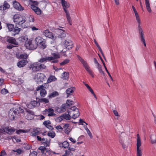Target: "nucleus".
Segmentation results:
<instances>
[{
    "label": "nucleus",
    "instance_id": "14",
    "mask_svg": "<svg viewBox=\"0 0 156 156\" xmlns=\"http://www.w3.org/2000/svg\"><path fill=\"white\" fill-rule=\"evenodd\" d=\"M44 86L43 85L38 86L37 88V90H40V95L42 97H45L47 94V92L44 89Z\"/></svg>",
    "mask_w": 156,
    "mask_h": 156
},
{
    "label": "nucleus",
    "instance_id": "61",
    "mask_svg": "<svg viewBox=\"0 0 156 156\" xmlns=\"http://www.w3.org/2000/svg\"><path fill=\"white\" fill-rule=\"evenodd\" d=\"M66 35V34L64 32H62V33L60 35V37L63 38L64 37H65Z\"/></svg>",
    "mask_w": 156,
    "mask_h": 156
},
{
    "label": "nucleus",
    "instance_id": "59",
    "mask_svg": "<svg viewBox=\"0 0 156 156\" xmlns=\"http://www.w3.org/2000/svg\"><path fill=\"white\" fill-rule=\"evenodd\" d=\"M69 75V73H66V72H64L63 73V75H62L63 76L66 77V78H65V79H66L67 78H68Z\"/></svg>",
    "mask_w": 156,
    "mask_h": 156
},
{
    "label": "nucleus",
    "instance_id": "15",
    "mask_svg": "<svg viewBox=\"0 0 156 156\" xmlns=\"http://www.w3.org/2000/svg\"><path fill=\"white\" fill-rule=\"evenodd\" d=\"M13 6L16 9L19 11H23L24 10V8L18 2L16 1L13 2Z\"/></svg>",
    "mask_w": 156,
    "mask_h": 156
},
{
    "label": "nucleus",
    "instance_id": "18",
    "mask_svg": "<svg viewBox=\"0 0 156 156\" xmlns=\"http://www.w3.org/2000/svg\"><path fill=\"white\" fill-rule=\"evenodd\" d=\"M10 8V5L5 1L4 2L3 4L0 6V10H4L9 9Z\"/></svg>",
    "mask_w": 156,
    "mask_h": 156
},
{
    "label": "nucleus",
    "instance_id": "51",
    "mask_svg": "<svg viewBox=\"0 0 156 156\" xmlns=\"http://www.w3.org/2000/svg\"><path fill=\"white\" fill-rule=\"evenodd\" d=\"M14 152H17L19 154H20L23 152V150L20 149H18L12 151Z\"/></svg>",
    "mask_w": 156,
    "mask_h": 156
},
{
    "label": "nucleus",
    "instance_id": "20",
    "mask_svg": "<svg viewBox=\"0 0 156 156\" xmlns=\"http://www.w3.org/2000/svg\"><path fill=\"white\" fill-rule=\"evenodd\" d=\"M28 62L26 59L21 60L18 62L17 65L19 67H22L26 65Z\"/></svg>",
    "mask_w": 156,
    "mask_h": 156
},
{
    "label": "nucleus",
    "instance_id": "48",
    "mask_svg": "<svg viewBox=\"0 0 156 156\" xmlns=\"http://www.w3.org/2000/svg\"><path fill=\"white\" fill-rule=\"evenodd\" d=\"M1 93L2 94H5L8 93V91L5 88H3L1 90Z\"/></svg>",
    "mask_w": 156,
    "mask_h": 156
},
{
    "label": "nucleus",
    "instance_id": "12",
    "mask_svg": "<svg viewBox=\"0 0 156 156\" xmlns=\"http://www.w3.org/2000/svg\"><path fill=\"white\" fill-rule=\"evenodd\" d=\"M73 42L70 40H66L64 43V46L67 49H70L73 48Z\"/></svg>",
    "mask_w": 156,
    "mask_h": 156
},
{
    "label": "nucleus",
    "instance_id": "19",
    "mask_svg": "<svg viewBox=\"0 0 156 156\" xmlns=\"http://www.w3.org/2000/svg\"><path fill=\"white\" fill-rule=\"evenodd\" d=\"M51 122L49 120L45 121L43 122V124L44 126L49 129H53V127L51 125Z\"/></svg>",
    "mask_w": 156,
    "mask_h": 156
},
{
    "label": "nucleus",
    "instance_id": "5",
    "mask_svg": "<svg viewBox=\"0 0 156 156\" xmlns=\"http://www.w3.org/2000/svg\"><path fill=\"white\" fill-rule=\"evenodd\" d=\"M68 112L71 115V117L76 119L80 115V112L78 108L75 106H73L68 110Z\"/></svg>",
    "mask_w": 156,
    "mask_h": 156
},
{
    "label": "nucleus",
    "instance_id": "24",
    "mask_svg": "<svg viewBox=\"0 0 156 156\" xmlns=\"http://www.w3.org/2000/svg\"><path fill=\"white\" fill-rule=\"evenodd\" d=\"M21 30V28H19L17 27H15L13 30V33L12 34V36H15L16 34H18Z\"/></svg>",
    "mask_w": 156,
    "mask_h": 156
},
{
    "label": "nucleus",
    "instance_id": "26",
    "mask_svg": "<svg viewBox=\"0 0 156 156\" xmlns=\"http://www.w3.org/2000/svg\"><path fill=\"white\" fill-rule=\"evenodd\" d=\"M69 126V124H65L63 126V128H66L65 130V133L67 134H68L70 131V129L68 128Z\"/></svg>",
    "mask_w": 156,
    "mask_h": 156
},
{
    "label": "nucleus",
    "instance_id": "49",
    "mask_svg": "<svg viewBox=\"0 0 156 156\" xmlns=\"http://www.w3.org/2000/svg\"><path fill=\"white\" fill-rule=\"evenodd\" d=\"M27 112H28V113H29V114H27L26 116V117H27V119L28 120L29 119H30V118H28V117H27V116H29V115L30 114H31V115H34V112L31 111H30V110H27Z\"/></svg>",
    "mask_w": 156,
    "mask_h": 156
},
{
    "label": "nucleus",
    "instance_id": "41",
    "mask_svg": "<svg viewBox=\"0 0 156 156\" xmlns=\"http://www.w3.org/2000/svg\"><path fill=\"white\" fill-rule=\"evenodd\" d=\"M83 83H84L86 87H87V89L89 90L90 91L91 93L92 94L94 93L92 89L87 84L85 83H84V82H83Z\"/></svg>",
    "mask_w": 156,
    "mask_h": 156
},
{
    "label": "nucleus",
    "instance_id": "53",
    "mask_svg": "<svg viewBox=\"0 0 156 156\" xmlns=\"http://www.w3.org/2000/svg\"><path fill=\"white\" fill-rule=\"evenodd\" d=\"M98 48L99 51H100V52H101V54L102 56H103L104 59H105V60H106V58H105L104 55V54L103 53V52L102 51V50L101 48V47H100V46H99L97 47Z\"/></svg>",
    "mask_w": 156,
    "mask_h": 156
},
{
    "label": "nucleus",
    "instance_id": "29",
    "mask_svg": "<svg viewBox=\"0 0 156 156\" xmlns=\"http://www.w3.org/2000/svg\"><path fill=\"white\" fill-rule=\"evenodd\" d=\"M125 136V134L124 133H122L119 137V142L121 144L123 143L124 140V137Z\"/></svg>",
    "mask_w": 156,
    "mask_h": 156
},
{
    "label": "nucleus",
    "instance_id": "58",
    "mask_svg": "<svg viewBox=\"0 0 156 156\" xmlns=\"http://www.w3.org/2000/svg\"><path fill=\"white\" fill-rule=\"evenodd\" d=\"M31 2H32L33 4L31 5H34L35 6H37L39 4V3L36 1L31 0Z\"/></svg>",
    "mask_w": 156,
    "mask_h": 156
},
{
    "label": "nucleus",
    "instance_id": "32",
    "mask_svg": "<svg viewBox=\"0 0 156 156\" xmlns=\"http://www.w3.org/2000/svg\"><path fill=\"white\" fill-rule=\"evenodd\" d=\"M40 129L37 128L34 129V131L31 132L32 136H35L37 135H38L40 133Z\"/></svg>",
    "mask_w": 156,
    "mask_h": 156
},
{
    "label": "nucleus",
    "instance_id": "39",
    "mask_svg": "<svg viewBox=\"0 0 156 156\" xmlns=\"http://www.w3.org/2000/svg\"><path fill=\"white\" fill-rule=\"evenodd\" d=\"M53 56L49 57H52L51 60L57 59L60 58V55L55 53H53L52 54Z\"/></svg>",
    "mask_w": 156,
    "mask_h": 156
},
{
    "label": "nucleus",
    "instance_id": "42",
    "mask_svg": "<svg viewBox=\"0 0 156 156\" xmlns=\"http://www.w3.org/2000/svg\"><path fill=\"white\" fill-rule=\"evenodd\" d=\"M28 57L27 54H21L19 56V58L21 59H26Z\"/></svg>",
    "mask_w": 156,
    "mask_h": 156
},
{
    "label": "nucleus",
    "instance_id": "62",
    "mask_svg": "<svg viewBox=\"0 0 156 156\" xmlns=\"http://www.w3.org/2000/svg\"><path fill=\"white\" fill-rule=\"evenodd\" d=\"M87 134H88V135H89V136L90 138V139L92 138L93 136H92V133H91V132H90V130L87 132Z\"/></svg>",
    "mask_w": 156,
    "mask_h": 156
},
{
    "label": "nucleus",
    "instance_id": "52",
    "mask_svg": "<svg viewBox=\"0 0 156 156\" xmlns=\"http://www.w3.org/2000/svg\"><path fill=\"white\" fill-rule=\"evenodd\" d=\"M43 143H44V146L47 147L49 146L50 144V142L48 140H46L44 141L43 142Z\"/></svg>",
    "mask_w": 156,
    "mask_h": 156
},
{
    "label": "nucleus",
    "instance_id": "22",
    "mask_svg": "<svg viewBox=\"0 0 156 156\" xmlns=\"http://www.w3.org/2000/svg\"><path fill=\"white\" fill-rule=\"evenodd\" d=\"M7 41L9 43L14 44L15 45L18 44V42L16 41L15 38L13 37H10L9 39H8Z\"/></svg>",
    "mask_w": 156,
    "mask_h": 156
},
{
    "label": "nucleus",
    "instance_id": "36",
    "mask_svg": "<svg viewBox=\"0 0 156 156\" xmlns=\"http://www.w3.org/2000/svg\"><path fill=\"white\" fill-rule=\"evenodd\" d=\"M47 135L51 138H54L55 136V133L54 131H50L48 133Z\"/></svg>",
    "mask_w": 156,
    "mask_h": 156
},
{
    "label": "nucleus",
    "instance_id": "47",
    "mask_svg": "<svg viewBox=\"0 0 156 156\" xmlns=\"http://www.w3.org/2000/svg\"><path fill=\"white\" fill-rule=\"evenodd\" d=\"M26 131L24 129H19L16 131V133L17 134H20L21 133H26Z\"/></svg>",
    "mask_w": 156,
    "mask_h": 156
},
{
    "label": "nucleus",
    "instance_id": "45",
    "mask_svg": "<svg viewBox=\"0 0 156 156\" xmlns=\"http://www.w3.org/2000/svg\"><path fill=\"white\" fill-rule=\"evenodd\" d=\"M28 20L29 22H34V19L33 16L30 15L28 17Z\"/></svg>",
    "mask_w": 156,
    "mask_h": 156
},
{
    "label": "nucleus",
    "instance_id": "16",
    "mask_svg": "<svg viewBox=\"0 0 156 156\" xmlns=\"http://www.w3.org/2000/svg\"><path fill=\"white\" fill-rule=\"evenodd\" d=\"M43 34L48 38L51 39H53L54 38L53 33L51 32H50L48 30H46L44 31Z\"/></svg>",
    "mask_w": 156,
    "mask_h": 156
},
{
    "label": "nucleus",
    "instance_id": "10",
    "mask_svg": "<svg viewBox=\"0 0 156 156\" xmlns=\"http://www.w3.org/2000/svg\"><path fill=\"white\" fill-rule=\"evenodd\" d=\"M27 48L30 49H36L37 47V44L36 42H32L31 41L29 40L25 44Z\"/></svg>",
    "mask_w": 156,
    "mask_h": 156
},
{
    "label": "nucleus",
    "instance_id": "55",
    "mask_svg": "<svg viewBox=\"0 0 156 156\" xmlns=\"http://www.w3.org/2000/svg\"><path fill=\"white\" fill-rule=\"evenodd\" d=\"M37 152L34 151L32 152H30L29 154V156H37Z\"/></svg>",
    "mask_w": 156,
    "mask_h": 156
},
{
    "label": "nucleus",
    "instance_id": "64",
    "mask_svg": "<svg viewBox=\"0 0 156 156\" xmlns=\"http://www.w3.org/2000/svg\"><path fill=\"white\" fill-rule=\"evenodd\" d=\"M113 112L114 115L116 116H119L117 111L116 110H113Z\"/></svg>",
    "mask_w": 156,
    "mask_h": 156
},
{
    "label": "nucleus",
    "instance_id": "63",
    "mask_svg": "<svg viewBox=\"0 0 156 156\" xmlns=\"http://www.w3.org/2000/svg\"><path fill=\"white\" fill-rule=\"evenodd\" d=\"M14 47H15L14 46L11 44L8 45L7 46V48L8 49H11Z\"/></svg>",
    "mask_w": 156,
    "mask_h": 156
},
{
    "label": "nucleus",
    "instance_id": "40",
    "mask_svg": "<svg viewBox=\"0 0 156 156\" xmlns=\"http://www.w3.org/2000/svg\"><path fill=\"white\" fill-rule=\"evenodd\" d=\"M66 105H63L60 108L58 109V111L59 112H63L66 110Z\"/></svg>",
    "mask_w": 156,
    "mask_h": 156
},
{
    "label": "nucleus",
    "instance_id": "30",
    "mask_svg": "<svg viewBox=\"0 0 156 156\" xmlns=\"http://www.w3.org/2000/svg\"><path fill=\"white\" fill-rule=\"evenodd\" d=\"M5 130L6 133L9 134H12L15 131L12 128L9 129L7 127L5 128Z\"/></svg>",
    "mask_w": 156,
    "mask_h": 156
},
{
    "label": "nucleus",
    "instance_id": "43",
    "mask_svg": "<svg viewBox=\"0 0 156 156\" xmlns=\"http://www.w3.org/2000/svg\"><path fill=\"white\" fill-rule=\"evenodd\" d=\"M70 60L69 59H66L60 63L61 66H63L69 62Z\"/></svg>",
    "mask_w": 156,
    "mask_h": 156
},
{
    "label": "nucleus",
    "instance_id": "38",
    "mask_svg": "<svg viewBox=\"0 0 156 156\" xmlns=\"http://www.w3.org/2000/svg\"><path fill=\"white\" fill-rule=\"evenodd\" d=\"M74 88V87H71L68 88L66 91V94L68 95H69L70 93H73Z\"/></svg>",
    "mask_w": 156,
    "mask_h": 156
},
{
    "label": "nucleus",
    "instance_id": "9",
    "mask_svg": "<svg viewBox=\"0 0 156 156\" xmlns=\"http://www.w3.org/2000/svg\"><path fill=\"white\" fill-rule=\"evenodd\" d=\"M19 113L17 108H12L9 111L8 116L9 119L11 120H13L16 115Z\"/></svg>",
    "mask_w": 156,
    "mask_h": 156
},
{
    "label": "nucleus",
    "instance_id": "13",
    "mask_svg": "<svg viewBox=\"0 0 156 156\" xmlns=\"http://www.w3.org/2000/svg\"><path fill=\"white\" fill-rule=\"evenodd\" d=\"M29 68L33 72L39 71L38 62H34L31 64Z\"/></svg>",
    "mask_w": 156,
    "mask_h": 156
},
{
    "label": "nucleus",
    "instance_id": "35",
    "mask_svg": "<svg viewBox=\"0 0 156 156\" xmlns=\"http://www.w3.org/2000/svg\"><path fill=\"white\" fill-rule=\"evenodd\" d=\"M63 119H66L67 120H69L70 119V117H71V115L69 114H64L62 115Z\"/></svg>",
    "mask_w": 156,
    "mask_h": 156
},
{
    "label": "nucleus",
    "instance_id": "1",
    "mask_svg": "<svg viewBox=\"0 0 156 156\" xmlns=\"http://www.w3.org/2000/svg\"><path fill=\"white\" fill-rule=\"evenodd\" d=\"M132 8L135 14L136 21L138 23L137 29L139 34L140 37V39L141 41L144 44V46L146 47V45L144 36V33L143 32V29L140 26L141 23L139 15L138 14L135 8L133 5L132 6Z\"/></svg>",
    "mask_w": 156,
    "mask_h": 156
},
{
    "label": "nucleus",
    "instance_id": "21",
    "mask_svg": "<svg viewBox=\"0 0 156 156\" xmlns=\"http://www.w3.org/2000/svg\"><path fill=\"white\" fill-rule=\"evenodd\" d=\"M58 144L60 147L64 148H68L69 145V142L66 141H64L62 143H59Z\"/></svg>",
    "mask_w": 156,
    "mask_h": 156
},
{
    "label": "nucleus",
    "instance_id": "23",
    "mask_svg": "<svg viewBox=\"0 0 156 156\" xmlns=\"http://www.w3.org/2000/svg\"><path fill=\"white\" fill-rule=\"evenodd\" d=\"M52 57H49L45 56L44 57L41 58L38 60V62L41 63L44 62H46L47 61H51Z\"/></svg>",
    "mask_w": 156,
    "mask_h": 156
},
{
    "label": "nucleus",
    "instance_id": "25",
    "mask_svg": "<svg viewBox=\"0 0 156 156\" xmlns=\"http://www.w3.org/2000/svg\"><path fill=\"white\" fill-rule=\"evenodd\" d=\"M57 78L54 76L51 75L48 78L47 82L48 83H50L52 81H54L56 80Z\"/></svg>",
    "mask_w": 156,
    "mask_h": 156
},
{
    "label": "nucleus",
    "instance_id": "8",
    "mask_svg": "<svg viewBox=\"0 0 156 156\" xmlns=\"http://www.w3.org/2000/svg\"><path fill=\"white\" fill-rule=\"evenodd\" d=\"M35 41L37 46H39L42 49H44L46 48L45 44L46 41L42 37H37L35 39Z\"/></svg>",
    "mask_w": 156,
    "mask_h": 156
},
{
    "label": "nucleus",
    "instance_id": "17",
    "mask_svg": "<svg viewBox=\"0 0 156 156\" xmlns=\"http://www.w3.org/2000/svg\"><path fill=\"white\" fill-rule=\"evenodd\" d=\"M31 9L37 15H40L41 13V10L38 7L35 6L34 5H31Z\"/></svg>",
    "mask_w": 156,
    "mask_h": 156
},
{
    "label": "nucleus",
    "instance_id": "54",
    "mask_svg": "<svg viewBox=\"0 0 156 156\" xmlns=\"http://www.w3.org/2000/svg\"><path fill=\"white\" fill-rule=\"evenodd\" d=\"M39 149L41 150L42 153H44V151H46L47 150L46 147H40L39 148Z\"/></svg>",
    "mask_w": 156,
    "mask_h": 156
},
{
    "label": "nucleus",
    "instance_id": "27",
    "mask_svg": "<svg viewBox=\"0 0 156 156\" xmlns=\"http://www.w3.org/2000/svg\"><path fill=\"white\" fill-rule=\"evenodd\" d=\"M6 25L9 31H12L13 30L14 27V24L7 23Z\"/></svg>",
    "mask_w": 156,
    "mask_h": 156
},
{
    "label": "nucleus",
    "instance_id": "46",
    "mask_svg": "<svg viewBox=\"0 0 156 156\" xmlns=\"http://www.w3.org/2000/svg\"><path fill=\"white\" fill-rule=\"evenodd\" d=\"M39 101L40 102H44L47 103L49 102L48 99L46 98H43L39 99Z\"/></svg>",
    "mask_w": 156,
    "mask_h": 156
},
{
    "label": "nucleus",
    "instance_id": "56",
    "mask_svg": "<svg viewBox=\"0 0 156 156\" xmlns=\"http://www.w3.org/2000/svg\"><path fill=\"white\" fill-rule=\"evenodd\" d=\"M63 118L62 115L61 116H59L56 118V120L57 122H60L62 120H63Z\"/></svg>",
    "mask_w": 156,
    "mask_h": 156
},
{
    "label": "nucleus",
    "instance_id": "37",
    "mask_svg": "<svg viewBox=\"0 0 156 156\" xmlns=\"http://www.w3.org/2000/svg\"><path fill=\"white\" fill-rule=\"evenodd\" d=\"M73 155V153L70 151L66 150L65 151V153L62 156H71Z\"/></svg>",
    "mask_w": 156,
    "mask_h": 156
},
{
    "label": "nucleus",
    "instance_id": "60",
    "mask_svg": "<svg viewBox=\"0 0 156 156\" xmlns=\"http://www.w3.org/2000/svg\"><path fill=\"white\" fill-rule=\"evenodd\" d=\"M79 122H80V125H83V124L82 123H83V122L84 123H85L86 125H88V124L87 123L83 121V119H80Z\"/></svg>",
    "mask_w": 156,
    "mask_h": 156
},
{
    "label": "nucleus",
    "instance_id": "28",
    "mask_svg": "<svg viewBox=\"0 0 156 156\" xmlns=\"http://www.w3.org/2000/svg\"><path fill=\"white\" fill-rule=\"evenodd\" d=\"M30 105H32V108H34L39 106L40 103L39 101H31Z\"/></svg>",
    "mask_w": 156,
    "mask_h": 156
},
{
    "label": "nucleus",
    "instance_id": "44",
    "mask_svg": "<svg viewBox=\"0 0 156 156\" xmlns=\"http://www.w3.org/2000/svg\"><path fill=\"white\" fill-rule=\"evenodd\" d=\"M27 39V38L26 37L24 36H22L21 37H19L18 38V40L20 41L23 42L25 41Z\"/></svg>",
    "mask_w": 156,
    "mask_h": 156
},
{
    "label": "nucleus",
    "instance_id": "33",
    "mask_svg": "<svg viewBox=\"0 0 156 156\" xmlns=\"http://www.w3.org/2000/svg\"><path fill=\"white\" fill-rule=\"evenodd\" d=\"M150 138L151 144H154L156 143V136L155 135H151Z\"/></svg>",
    "mask_w": 156,
    "mask_h": 156
},
{
    "label": "nucleus",
    "instance_id": "7",
    "mask_svg": "<svg viewBox=\"0 0 156 156\" xmlns=\"http://www.w3.org/2000/svg\"><path fill=\"white\" fill-rule=\"evenodd\" d=\"M46 78V76L44 74L38 73L35 74L34 79L37 83H41L45 80Z\"/></svg>",
    "mask_w": 156,
    "mask_h": 156
},
{
    "label": "nucleus",
    "instance_id": "11",
    "mask_svg": "<svg viewBox=\"0 0 156 156\" xmlns=\"http://www.w3.org/2000/svg\"><path fill=\"white\" fill-rule=\"evenodd\" d=\"M54 112V110L53 109L49 108L44 110L43 112V113L44 115H47L48 116H53L56 115Z\"/></svg>",
    "mask_w": 156,
    "mask_h": 156
},
{
    "label": "nucleus",
    "instance_id": "31",
    "mask_svg": "<svg viewBox=\"0 0 156 156\" xmlns=\"http://www.w3.org/2000/svg\"><path fill=\"white\" fill-rule=\"evenodd\" d=\"M59 94L56 91L52 92V93L50 94L48 96V97L50 98H54L58 95Z\"/></svg>",
    "mask_w": 156,
    "mask_h": 156
},
{
    "label": "nucleus",
    "instance_id": "6",
    "mask_svg": "<svg viewBox=\"0 0 156 156\" xmlns=\"http://www.w3.org/2000/svg\"><path fill=\"white\" fill-rule=\"evenodd\" d=\"M141 142L139 134H137L136 153V156H142L143 154L142 149L140 148Z\"/></svg>",
    "mask_w": 156,
    "mask_h": 156
},
{
    "label": "nucleus",
    "instance_id": "3",
    "mask_svg": "<svg viewBox=\"0 0 156 156\" xmlns=\"http://www.w3.org/2000/svg\"><path fill=\"white\" fill-rule=\"evenodd\" d=\"M61 1L62 6L63 8L64 12L66 13L67 19L68 23H69L70 25H71L72 21L71 17L70 16V14L69 11L67 10V9L70 6L69 3L65 0H62Z\"/></svg>",
    "mask_w": 156,
    "mask_h": 156
},
{
    "label": "nucleus",
    "instance_id": "4",
    "mask_svg": "<svg viewBox=\"0 0 156 156\" xmlns=\"http://www.w3.org/2000/svg\"><path fill=\"white\" fill-rule=\"evenodd\" d=\"M77 57L78 59L83 64V66L84 68L86 70L89 74L93 78H94V76L93 73L90 69V67L87 62L85 61L79 55H77Z\"/></svg>",
    "mask_w": 156,
    "mask_h": 156
},
{
    "label": "nucleus",
    "instance_id": "34",
    "mask_svg": "<svg viewBox=\"0 0 156 156\" xmlns=\"http://www.w3.org/2000/svg\"><path fill=\"white\" fill-rule=\"evenodd\" d=\"M38 62V66L39 71L46 68V66L44 64H41Z\"/></svg>",
    "mask_w": 156,
    "mask_h": 156
},
{
    "label": "nucleus",
    "instance_id": "2",
    "mask_svg": "<svg viewBox=\"0 0 156 156\" xmlns=\"http://www.w3.org/2000/svg\"><path fill=\"white\" fill-rule=\"evenodd\" d=\"M13 20L15 24L22 26L26 22L27 19L25 16L17 14L13 16Z\"/></svg>",
    "mask_w": 156,
    "mask_h": 156
},
{
    "label": "nucleus",
    "instance_id": "50",
    "mask_svg": "<svg viewBox=\"0 0 156 156\" xmlns=\"http://www.w3.org/2000/svg\"><path fill=\"white\" fill-rule=\"evenodd\" d=\"M66 104L68 106H70L73 105V102L70 100H68L66 101Z\"/></svg>",
    "mask_w": 156,
    "mask_h": 156
},
{
    "label": "nucleus",
    "instance_id": "57",
    "mask_svg": "<svg viewBox=\"0 0 156 156\" xmlns=\"http://www.w3.org/2000/svg\"><path fill=\"white\" fill-rule=\"evenodd\" d=\"M6 155V153L4 150H2L0 153V156H5Z\"/></svg>",
    "mask_w": 156,
    "mask_h": 156
}]
</instances>
